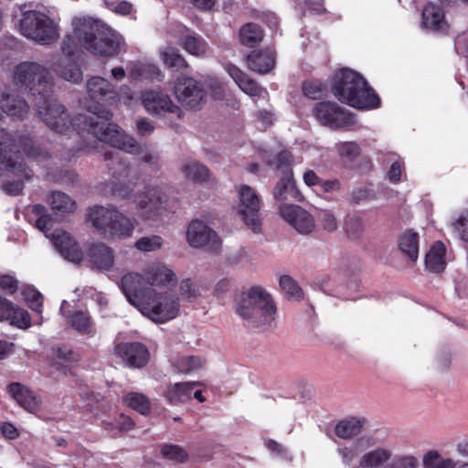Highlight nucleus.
<instances>
[{"label":"nucleus","mask_w":468,"mask_h":468,"mask_svg":"<svg viewBox=\"0 0 468 468\" xmlns=\"http://www.w3.org/2000/svg\"><path fill=\"white\" fill-rule=\"evenodd\" d=\"M87 92L91 104L85 103L92 115L79 114L72 121L68 119L69 129L76 127L85 140L101 142L128 154H138L141 146L116 123L110 122L112 114L103 108V104L112 105L115 101L116 91L112 84L101 77H92L87 82Z\"/></svg>","instance_id":"nucleus-1"},{"label":"nucleus","mask_w":468,"mask_h":468,"mask_svg":"<svg viewBox=\"0 0 468 468\" xmlns=\"http://www.w3.org/2000/svg\"><path fill=\"white\" fill-rule=\"evenodd\" d=\"M72 27V34L67 35L61 44L66 58L53 63L51 68L63 80L79 83L83 76L72 57L82 47L97 56H116L121 51L122 38L106 25L91 17H75Z\"/></svg>","instance_id":"nucleus-2"},{"label":"nucleus","mask_w":468,"mask_h":468,"mask_svg":"<svg viewBox=\"0 0 468 468\" xmlns=\"http://www.w3.org/2000/svg\"><path fill=\"white\" fill-rule=\"evenodd\" d=\"M13 79L16 85L28 90L35 97L38 113L50 129L58 133L69 129L64 106L51 98L53 82L47 68L37 62L25 61L16 66Z\"/></svg>","instance_id":"nucleus-3"},{"label":"nucleus","mask_w":468,"mask_h":468,"mask_svg":"<svg viewBox=\"0 0 468 468\" xmlns=\"http://www.w3.org/2000/svg\"><path fill=\"white\" fill-rule=\"evenodd\" d=\"M234 311L248 327L264 331L275 321L276 306L271 294L261 286H253L236 295Z\"/></svg>","instance_id":"nucleus-4"},{"label":"nucleus","mask_w":468,"mask_h":468,"mask_svg":"<svg viewBox=\"0 0 468 468\" xmlns=\"http://www.w3.org/2000/svg\"><path fill=\"white\" fill-rule=\"evenodd\" d=\"M332 92L341 102L357 109H372L380 103L378 96L368 87L366 80L349 69H340L335 74Z\"/></svg>","instance_id":"nucleus-5"},{"label":"nucleus","mask_w":468,"mask_h":468,"mask_svg":"<svg viewBox=\"0 0 468 468\" xmlns=\"http://www.w3.org/2000/svg\"><path fill=\"white\" fill-rule=\"evenodd\" d=\"M126 299L143 315L157 324L174 320L180 314V298L172 290H147Z\"/></svg>","instance_id":"nucleus-6"},{"label":"nucleus","mask_w":468,"mask_h":468,"mask_svg":"<svg viewBox=\"0 0 468 468\" xmlns=\"http://www.w3.org/2000/svg\"><path fill=\"white\" fill-rule=\"evenodd\" d=\"M177 276L174 270L163 261H154L146 265L142 272H128L120 282V288L126 298L133 294H143L147 290H157L175 284Z\"/></svg>","instance_id":"nucleus-7"},{"label":"nucleus","mask_w":468,"mask_h":468,"mask_svg":"<svg viewBox=\"0 0 468 468\" xmlns=\"http://www.w3.org/2000/svg\"><path fill=\"white\" fill-rule=\"evenodd\" d=\"M87 216L92 226L105 238L124 239L133 233L134 220L116 207L95 206L90 208Z\"/></svg>","instance_id":"nucleus-8"},{"label":"nucleus","mask_w":468,"mask_h":468,"mask_svg":"<svg viewBox=\"0 0 468 468\" xmlns=\"http://www.w3.org/2000/svg\"><path fill=\"white\" fill-rule=\"evenodd\" d=\"M20 33L39 45H50L60 37L58 23L38 11H26L19 21Z\"/></svg>","instance_id":"nucleus-9"},{"label":"nucleus","mask_w":468,"mask_h":468,"mask_svg":"<svg viewBox=\"0 0 468 468\" xmlns=\"http://www.w3.org/2000/svg\"><path fill=\"white\" fill-rule=\"evenodd\" d=\"M54 224L53 219L48 214L40 215L36 221V227L49 238L60 255L69 261L79 263L83 258V253L73 237L61 229H56L49 233Z\"/></svg>","instance_id":"nucleus-10"},{"label":"nucleus","mask_w":468,"mask_h":468,"mask_svg":"<svg viewBox=\"0 0 468 468\" xmlns=\"http://www.w3.org/2000/svg\"><path fill=\"white\" fill-rule=\"evenodd\" d=\"M28 158H38L44 154L41 148L28 137H19L17 140L5 129L0 128V160L4 165L16 166V160H22L20 152Z\"/></svg>","instance_id":"nucleus-11"},{"label":"nucleus","mask_w":468,"mask_h":468,"mask_svg":"<svg viewBox=\"0 0 468 468\" xmlns=\"http://www.w3.org/2000/svg\"><path fill=\"white\" fill-rule=\"evenodd\" d=\"M166 195L158 186H146L134 196L136 215L143 220H157L166 210Z\"/></svg>","instance_id":"nucleus-12"},{"label":"nucleus","mask_w":468,"mask_h":468,"mask_svg":"<svg viewBox=\"0 0 468 468\" xmlns=\"http://www.w3.org/2000/svg\"><path fill=\"white\" fill-rule=\"evenodd\" d=\"M237 192L239 197L238 212L239 216L241 217L246 226L250 229L252 232H261V197L251 186L247 185L239 186Z\"/></svg>","instance_id":"nucleus-13"},{"label":"nucleus","mask_w":468,"mask_h":468,"mask_svg":"<svg viewBox=\"0 0 468 468\" xmlns=\"http://www.w3.org/2000/svg\"><path fill=\"white\" fill-rule=\"evenodd\" d=\"M186 239L190 247L204 249L211 253H218L222 247L218 235L203 220H192L186 229Z\"/></svg>","instance_id":"nucleus-14"},{"label":"nucleus","mask_w":468,"mask_h":468,"mask_svg":"<svg viewBox=\"0 0 468 468\" xmlns=\"http://www.w3.org/2000/svg\"><path fill=\"white\" fill-rule=\"evenodd\" d=\"M142 104L149 114L165 118L168 115L180 119L183 115L179 106L173 102L170 96L161 90L149 89L141 94Z\"/></svg>","instance_id":"nucleus-15"},{"label":"nucleus","mask_w":468,"mask_h":468,"mask_svg":"<svg viewBox=\"0 0 468 468\" xmlns=\"http://www.w3.org/2000/svg\"><path fill=\"white\" fill-rule=\"evenodd\" d=\"M173 92L182 107L188 110H198L206 103V91L193 78L177 79Z\"/></svg>","instance_id":"nucleus-16"},{"label":"nucleus","mask_w":468,"mask_h":468,"mask_svg":"<svg viewBox=\"0 0 468 468\" xmlns=\"http://www.w3.org/2000/svg\"><path fill=\"white\" fill-rule=\"evenodd\" d=\"M279 212L281 217L302 235L310 234L315 229L314 218L299 206L280 205Z\"/></svg>","instance_id":"nucleus-17"},{"label":"nucleus","mask_w":468,"mask_h":468,"mask_svg":"<svg viewBox=\"0 0 468 468\" xmlns=\"http://www.w3.org/2000/svg\"><path fill=\"white\" fill-rule=\"evenodd\" d=\"M317 120L330 127H346L353 124L351 115L334 102H319L314 109Z\"/></svg>","instance_id":"nucleus-18"},{"label":"nucleus","mask_w":468,"mask_h":468,"mask_svg":"<svg viewBox=\"0 0 468 468\" xmlns=\"http://www.w3.org/2000/svg\"><path fill=\"white\" fill-rule=\"evenodd\" d=\"M114 354L131 368H141L147 365L150 353L141 343H120L114 347Z\"/></svg>","instance_id":"nucleus-19"},{"label":"nucleus","mask_w":468,"mask_h":468,"mask_svg":"<svg viewBox=\"0 0 468 468\" xmlns=\"http://www.w3.org/2000/svg\"><path fill=\"white\" fill-rule=\"evenodd\" d=\"M225 69L239 88L250 97L266 98L268 91L258 85L246 73L232 64H226Z\"/></svg>","instance_id":"nucleus-20"},{"label":"nucleus","mask_w":468,"mask_h":468,"mask_svg":"<svg viewBox=\"0 0 468 468\" xmlns=\"http://www.w3.org/2000/svg\"><path fill=\"white\" fill-rule=\"evenodd\" d=\"M91 264L102 271H110L114 264L113 250L104 243L93 244L88 252Z\"/></svg>","instance_id":"nucleus-21"},{"label":"nucleus","mask_w":468,"mask_h":468,"mask_svg":"<svg viewBox=\"0 0 468 468\" xmlns=\"http://www.w3.org/2000/svg\"><path fill=\"white\" fill-rule=\"evenodd\" d=\"M67 305L68 303L63 301L60 306V312L67 318L69 324L80 334L93 335L96 330L90 314L84 311H75L71 314H67Z\"/></svg>","instance_id":"nucleus-22"},{"label":"nucleus","mask_w":468,"mask_h":468,"mask_svg":"<svg viewBox=\"0 0 468 468\" xmlns=\"http://www.w3.org/2000/svg\"><path fill=\"white\" fill-rule=\"evenodd\" d=\"M372 445L370 437H360L351 444L340 445L336 452L345 466H351L357 458L358 454Z\"/></svg>","instance_id":"nucleus-23"},{"label":"nucleus","mask_w":468,"mask_h":468,"mask_svg":"<svg viewBox=\"0 0 468 468\" xmlns=\"http://www.w3.org/2000/svg\"><path fill=\"white\" fill-rule=\"evenodd\" d=\"M8 392L28 412L36 413L39 410V400L27 387L12 383L8 386Z\"/></svg>","instance_id":"nucleus-24"},{"label":"nucleus","mask_w":468,"mask_h":468,"mask_svg":"<svg viewBox=\"0 0 468 468\" xmlns=\"http://www.w3.org/2000/svg\"><path fill=\"white\" fill-rule=\"evenodd\" d=\"M248 67L252 71L265 74L275 65V55L271 50H255L247 57Z\"/></svg>","instance_id":"nucleus-25"},{"label":"nucleus","mask_w":468,"mask_h":468,"mask_svg":"<svg viewBox=\"0 0 468 468\" xmlns=\"http://www.w3.org/2000/svg\"><path fill=\"white\" fill-rule=\"evenodd\" d=\"M15 163V167H12L8 165H5L8 173L17 177V180H16L15 182H8L4 186L5 191L12 196L18 195L22 191L24 180H28L31 176L30 171L25 165L23 160H16Z\"/></svg>","instance_id":"nucleus-26"},{"label":"nucleus","mask_w":468,"mask_h":468,"mask_svg":"<svg viewBox=\"0 0 468 468\" xmlns=\"http://www.w3.org/2000/svg\"><path fill=\"white\" fill-rule=\"evenodd\" d=\"M422 23L425 27L436 31H446L447 24L444 13L438 5L429 4L422 11Z\"/></svg>","instance_id":"nucleus-27"},{"label":"nucleus","mask_w":468,"mask_h":468,"mask_svg":"<svg viewBox=\"0 0 468 468\" xmlns=\"http://www.w3.org/2000/svg\"><path fill=\"white\" fill-rule=\"evenodd\" d=\"M446 247L441 241H436L425 256V266L432 272H441L446 267Z\"/></svg>","instance_id":"nucleus-28"},{"label":"nucleus","mask_w":468,"mask_h":468,"mask_svg":"<svg viewBox=\"0 0 468 468\" xmlns=\"http://www.w3.org/2000/svg\"><path fill=\"white\" fill-rule=\"evenodd\" d=\"M273 195L277 201L282 203V205H283L285 201L298 199L299 192L296 189L291 172L287 171L285 176L280 179Z\"/></svg>","instance_id":"nucleus-29"},{"label":"nucleus","mask_w":468,"mask_h":468,"mask_svg":"<svg viewBox=\"0 0 468 468\" xmlns=\"http://www.w3.org/2000/svg\"><path fill=\"white\" fill-rule=\"evenodd\" d=\"M130 167L128 165H121L118 171L112 175L113 181L112 186V193L122 199H128L132 197L133 189L126 186L128 181Z\"/></svg>","instance_id":"nucleus-30"},{"label":"nucleus","mask_w":468,"mask_h":468,"mask_svg":"<svg viewBox=\"0 0 468 468\" xmlns=\"http://www.w3.org/2000/svg\"><path fill=\"white\" fill-rule=\"evenodd\" d=\"M179 43L186 51L196 57H202L207 54V45L205 40L196 33H189L185 29L184 34L179 38Z\"/></svg>","instance_id":"nucleus-31"},{"label":"nucleus","mask_w":468,"mask_h":468,"mask_svg":"<svg viewBox=\"0 0 468 468\" xmlns=\"http://www.w3.org/2000/svg\"><path fill=\"white\" fill-rule=\"evenodd\" d=\"M399 248L401 253L416 262L419 257V235L412 230H406L403 232L399 239Z\"/></svg>","instance_id":"nucleus-32"},{"label":"nucleus","mask_w":468,"mask_h":468,"mask_svg":"<svg viewBox=\"0 0 468 468\" xmlns=\"http://www.w3.org/2000/svg\"><path fill=\"white\" fill-rule=\"evenodd\" d=\"M198 385V382L176 383L167 388L165 398L175 404L186 402L192 398V390Z\"/></svg>","instance_id":"nucleus-33"},{"label":"nucleus","mask_w":468,"mask_h":468,"mask_svg":"<svg viewBox=\"0 0 468 468\" xmlns=\"http://www.w3.org/2000/svg\"><path fill=\"white\" fill-rule=\"evenodd\" d=\"M48 203L55 214L60 216L73 213L76 209V202L69 196L59 191L50 194Z\"/></svg>","instance_id":"nucleus-34"},{"label":"nucleus","mask_w":468,"mask_h":468,"mask_svg":"<svg viewBox=\"0 0 468 468\" xmlns=\"http://www.w3.org/2000/svg\"><path fill=\"white\" fill-rule=\"evenodd\" d=\"M0 107L7 115L15 118H24L28 111L27 103L13 95H6L0 101Z\"/></svg>","instance_id":"nucleus-35"},{"label":"nucleus","mask_w":468,"mask_h":468,"mask_svg":"<svg viewBox=\"0 0 468 468\" xmlns=\"http://www.w3.org/2000/svg\"><path fill=\"white\" fill-rule=\"evenodd\" d=\"M181 173L186 178L197 183L209 182L211 179L208 169L196 161L185 162L181 166Z\"/></svg>","instance_id":"nucleus-36"},{"label":"nucleus","mask_w":468,"mask_h":468,"mask_svg":"<svg viewBox=\"0 0 468 468\" xmlns=\"http://www.w3.org/2000/svg\"><path fill=\"white\" fill-rule=\"evenodd\" d=\"M71 463L75 468H106L101 457L85 449H79L72 456Z\"/></svg>","instance_id":"nucleus-37"},{"label":"nucleus","mask_w":468,"mask_h":468,"mask_svg":"<svg viewBox=\"0 0 468 468\" xmlns=\"http://www.w3.org/2000/svg\"><path fill=\"white\" fill-rule=\"evenodd\" d=\"M206 360L199 356H179L175 358L173 367L180 373L191 374L203 368Z\"/></svg>","instance_id":"nucleus-38"},{"label":"nucleus","mask_w":468,"mask_h":468,"mask_svg":"<svg viewBox=\"0 0 468 468\" xmlns=\"http://www.w3.org/2000/svg\"><path fill=\"white\" fill-rule=\"evenodd\" d=\"M363 423V420L357 418L343 420L335 425V433L340 439H351L361 432Z\"/></svg>","instance_id":"nucleus-39"},{"label":"nucleus","mask_w":468,"mask_h":468,"mask_svg":"<svg viewBox=\"0 0 468 468\" xmlns=\"http://www.w3.org/2000/svg\"><path fill=\"white\" fill-rule=\"evenodd\" d=\"M424 468H456L457 463L451 458H443L437 451L426 452L422 458Z\"/></svg>","instance_id":"nucleus-40"},{"label":"nucleus","mask_w":468,"mask_h":468,"mask_svg":"<svg viewBox=\"0 0 468 468\" xmlns=\"http://www.w3.org/2000/svg\"><path fill=\"white\" fill-rule=\"evenodd\" d=\"M7 314L4 320H9L10 323L19 328H27L30 326V316L28 313L19 307H16L11 302L7 301Z\"/></svg>","instance_id":"nucleus-41"},{"label":"nucleus","mask_w":468,"mask_h":468,"mask_svg":"<svg viewBox=\"0 0 468 468\" xmlns=\"http://www.w3.org/2000/svg\"><path fill=\"white\" fill-rule=\"evenodd\" d=\"M205 291V287L200 284L194 282L190 279L182 280L179 285V292L181 297L187 303H194L197 301Z\"/></svg>","instance_id":"nucleus-42"},{"label":"nucleus","mask_w":468,"mask_h":468,"mask_svg":"<svg viewBox=\"0 0 468 468\" xmlns=\"http://www.w3.org/2000/svg\"><path fill=\"white\" fill-rule=\"evenodd\" d=\"M122 403L143 415H146L150 411V402L148 399L142 393H128L122 398Z\"/></svg>","instance_id":"nucleus-43"},{"label":"nucleus","mask_w":468,"mask_h":468,"mask_svg":"<svg viewBox=\"0 0 468 468\" xmlns=\"http://www.w3.org/2000/svg\"><path fill=\"white\" fill-rule=\"evenodd\" d=\"M262 30L253 23L244 25L239 30L240 42L246 46L252 47L262 39Z\"/></svg>","instance_id":"nucleus-44"},{"label":"nucleus","mask_w":468,"mask_h":468,"mask_svg":"<svg viewBox=\"0 0 468 468\" xmlns=\"http://www.w3.org/2000/svg\"><path fill=\"white\" fill-rule=\"evenodd\" d=\"M339 157L346 162H354L361 154L360 146L355 142H341L335 144Z\"/></svg>","instance_id":"nucleus-45"},{"label":"nucleus","mask_w":468,"mask_h":468,"mask_svg":"<svg viewBox=\"0 0 468 468\" xmlns=\"http://www.w3.org/2000/svg\"><path fill=\"white\" fill-rule=\"evenodd\" d=\"M317 220L322 229L327 233H333L339 228V220L332 210H320L317 215Z\"/></svg>","instance_id":"nucleus-46"},{"label":"nucleus","mask_w":468,"mask_h":468,"mask_svg":"<svg viewBox=\"0 0 468 468\" xmlns=\"http://www.w3.org/2000/svg\"><path fill=\"white\" fill-rule=\"evenodd\" d=\"M164 63L168 68L183 69L186 68V62L185 58L172 47H166L160 52Z\"/></svg>","instance_id":"nucleus-47"},{"label":"nucleus","mask_w":468,"mask_h":468,"mask_svg":"<svg viewBox=\"0 0 468 468\" xmlns=\"http://www.w3.org/2000/svg\"><path fill=\"white\" fill-rule=\"evenodd\" d=\"M164 244L163 239L158 235H152L140 238L135 242V248L143 252H153L159 250Z\"/></svg>","instance_id":"nucleus-48"},{"label":"nucleus","mask_w":468,"mask_h":468,"mask_svg":"<svg viewBox=\"0 0 468 468\" xmlns=\"http://www.w3.org/2000/svg\"><path fill=\"white\" fill-rule=\"evenodd\" d=\"M103 427L112 432L128 431L133 429L134 423L130 417L122 414L115 422L104 420Z\"/></svg>","instance_id":"nucleus-49"},{"label":"nucleus","mask_w":468,"mask_h":468,"mask_svg":"<svg viewBox=\"0 0 468 468\" xmlns=\"http://www.w3.org/2000/svg\"><path fill=\"white\" fill-rule=\"evenodd\" d=\"M25 300L28 303L30 308L40 314L42 312L43 297L41 293L32 286H27L22 292Z\"/></svg>","instance_id":"nucleus-50"},{"label":"nucleus","mask_w":468,"mask_h":468,"mask_svg":"<svg viewBox=\"0 0 468 468\" xmlns=\"http://www.w3.org/2000/svg\"><path fill=\"white\" fill-rule=\"evenodd\" d=\"M148 72L154 74L156 76V80H162L160 70L154 65L134 64L130 69V76L134 80L139 78H147Z\"/></svg>","instance_id":"nucleus-51"},{"label":"nucleus","mask_w":468,"mask_h":468,"mask_svg":"<svg viewBox=\"0 0 468 468\" xmlns=\"http://www.w3.org/2000/svg\"><path fill=\"white\" fill-rule=\"evenodd\" d=\"M325 90L324 85L319 81L310 80L303 84V91L304 96L313 100L320 99Z\"/></svg>","instance_id":"nucleus-52"},{"label":"nucleus","mask_w":468,"mask_h":468,"mask_svg":"<svg viewBox=\"0 0 468 468\" xmlns=\"http://www.w3.org/2000/svg\"><path fill=\"white\" fill-rule=\"evenodd\" d=\"M162 454L164 457L178 463H184L187 459L186 452L181 447L176 445L164 446L162 449Z\"/></svg>","instance_id":"nucleus-53"},{"label":"nucleus","mask_w":468,"mask_h":468,"mask_svg":"<svg viewBox=\"0 0 468 468\" xmlns=\"http://www.w3.org/2000/svg\"><path fill=\"white\" fill-rule=\"evenodd\" d=\"M280 286L287 294L292 297L300 298L302 295L301 288L290 276H282L280 278Z\"/></svg>","instance_id":"nucleus-54"},{"label":"nucleus","mask_w":468,"mask_h":468,"mask_svg":"<svg viewBox=\"0 0 468 468\" xmlns=\"http://www.w3.org/2000/svg\"><path fill=\"white\" fill-rule=\"evenodd\" d=\"M462 239L468 242V212L462 214L453 223Z\"/></svg>","instance_id":"nucleus-55"},{"label":"nucleus","mask_w":468,"mask_h":468,"mask_svg":"<svg viewBox=\"0 0 468 468\" xmlns=\"http://www.w3.org/2000/svg\"><path fill=\"white\" fill-rule=\"evenodd\" d=\"M133 100V96L132 94V90L127 86H122L120 89V92L115 95V101L112 105L117 104V102L123 103L124 105H131Z\"/></svg>","instance_id":"nucleus-56"},{"label":"nucleus","mask_w":468,"mask_h":468,"mask_svg":"<svg viewBox=\"0 0 468 468\" xmlns=\"http://www.w3.org/2000/svg\"><path fill=\"white\" fill-rule=\"evenodd\" d=\"M57 357L59 360L58 364H61L62 362H76L80 359L78 354L67 347L58 349Z\"/></svg>","instance_id":"nucleus-57"},{"label":"nucleus","mask_w":468,"mask_h":468,"mask_svg":"<svg viewBox=\"0 0 468 468\" xmlns=\"http://www.w3.org/2000/svg\"><path fill=\"white\" fill-rule=\"evenodd\" d=\"M0 287L7 293H14L17 289V281L9 275L0 276Z\"/></svg>","instance_id":"nucleus-58"},{"label":"nucleus","mask_w":468,"mask_h":468,"mask_svg":"<svg viewBox=\"0 0 468 468\" xmlns=\"http://www.w3.org/2000/svg\"><path fill=\"white\" fill-rule=\"evenodd\" d=\"M257 121L263 126L268 127L272 124L274 114L269 110H260L255 113Z\"/></svg>","instance_id":"nucleus-59"},{"label":"nucleus","mask_w":468,"mask_h":468,"mask_svg":"<svg viewBox=\"0 0 468 468\" xmlns=\"http://www.w3.org/2000/svg\"><path fill=\"white\" fill-rule=\"evenodd\" d=\"M346 231L350 236H356L362 231V224L359 218H351L346 223Z\"/></svg>","instance_id":"nucleus-60"},{"label":"nucleus","mask_w":468,"mask_h":468,"mask_svg":"<svg viewBox=\"0 0 468 468\" xmlns=\"http://www.w3.org/2000/svg\"><path fill=\"white\" fill-rule=\"evenodd\" d=\"M0 431L3 435L9 440H14L19 435L16 428L10 422L0 423Z\"/></svg>","instance_id":"nucleus-61"},{"label":"nucleus","mask_w":468,"mask_h":468,"mask_svg":"<svg viewBox=\"0 0 468 468\" xmlns=\"http://www.w3.org/2000/svg\"><path fill=\"white\" fill-rule=\"evenodd\" d=\"M402 172V165L399 161H395L390 165L389 171L388 173V179L392 182H399L400 180Z\"/></svg>","instance_id":"nucleus-62"},{"label":"nucleus","mask_w":468,"mask_h":468,"mask_svg":"<svg viewBox=\"0 0 468 468\" xmlns=\"http://www.w3.org/2000/svg\"><path fill=\"white\" fill-rule=\"evenodd\" d=\"M319 188L323 192H335L338 191L341 188V184L338 180H327L322 181L320 183Z\"/></svg>","instance_id":"nucleus-63"},{"label":"nucleus","mask_w":468,"mask_h":468,"mask_svg":"<svg viewBox=\"0 0 468 468\" xmlns=\"http://www.w3.org/2000/svg\"><path fill=\"white\" fill-rule=\"evenodd\" d=\"M136 127L139 133L143 135L150 134L154 131V126L150 120L142 118L137 121Z\"/></svg>","instance_id":"nucleus-64"}]
</instances>
